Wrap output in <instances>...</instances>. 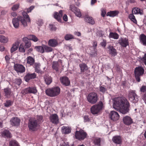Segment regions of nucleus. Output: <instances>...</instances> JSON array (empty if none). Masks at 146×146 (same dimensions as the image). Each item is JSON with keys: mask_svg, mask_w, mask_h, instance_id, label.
Instances as JSON below:
<instances>
[{"mask_svg": "<svg viewBox=\"0 0 146 146\" xmlns=\"http://www.w3.org/2000/svg\"><path fill=\"white\" fill-rule=\"evenodd\" d=\"M141 91L142 92H146V86H143L141 88Z\"/></svg>", "mask_w": 146, "mask_h": 146, "instance_id": "obj_62", "label": "nucleus"}, {"mask_svg": "<svg viewBox=\"0 0 146 146\" xmlns=\"http://www.w3.org/2000/svg\"><path fill=\"white\" fill-rule=\"evenodd\" d=\"M14 68L15 70L17 72L23 73L25 70V67L23 65L19 64H15Z\"/></svg>", "mask_w": 146, "mask_h": 146, "instance_id": "obj_14", "label": "nucleus"}, {"mask_svg": "<svg viewBox=\"0 0 146 146\" xmlns=\"http://www.w3.org/2000/svg\"><path fill=\"white\" fill-rule=\"evenodd\" d=\"M37 23L38 26H42L43 24V22L42 19H39L37 21Z\"/></svg>", "mask_w": 146, "mask_h": 146, "instance_id": "obj_54", "label": "nucleus"}, {"mask_svg": "<svg viewBox=\"0 0 146 146\" xmlns=\"http://www.w3.org/2000/svg\"><path fill=\"white\" fill-rule=\"evenodd\" d=\"M141 60L146 65V53L144 54V56L141 58Z\"/></svg>", "mask_w": 146, "mask_h": 146, "instance_id": "obj_52", "label": "nucleus"}, {"mask_svg": "<svg viewBox=\"0 0 146 146\" xmlns=\"http://www.w3.org/2000/svg\"><path fill=\"white\" fill-rule=\"evenodd\" d=\"M52 67L53 69L56 71L58 70L59 65L57 62H54L53 63Z\"/></svg>", "mask_w": 146, "mask_h": 146, "instance_id": "obj_41", "label": "nucleus"}, {"mask_svg": "<svg viewBox=\"0 0 146 146\" xmlns=\"http://www.w3.org/2000/svg\"><path fill=\"white\" fill-rule=\"evenodd\" d=\"M112 141L117 144H119L121 143V138L118 136L114 137L112 138Z\"/></svg>", "mask_w": 146, "mask_h": 146, "instance_id": "obj_29", "label": "nucleus"}, {"mask_svg": "<svg viewBox=\"0 0 146 146\" xmlns=\"http://www.w3.org/2000/svg\"><path fill=\"white\" fill-rule=\"evenodd\" d=\"M20 122V119L17 117H13L10 120L11 124L13 126H18L19 125Z\"/></svg>", "mask_w": 146, "mask_h": 146, "instance_id": "obj_16", "label": "nucleus"}, {"mask_svg": "<svg viewBox=\"0 0 146 146\" xmlns=\"http://www.w3.org/2000/svg\"><path fill=\"white\" fill-rule=\"evenodd\" d=\"M119 13V11H112L108 12L106 15L111 17H114L117 15Z\"/></svg>", "mask_w": 146, "mask_h": 146, "instance_id": "obj_28", "label": "nucleus"}, {"mask_svg": "<svg viewBox=\"0 0 146 146\" xmlns=\"http://www.w3.org/2000/svg\"><path fill=\"white\" fill-rule=\"evenodd\" d=\"M64 38L66 40H68L74 38V36L70 34H67L65 35Z\"/></svg>", "mask_w": 146, "mask_h": 146, "instance_id": "obj_45", "label": "nucleus"}, {"mask_svg": "<svg viewBox=\"0 0 146 146\" xmlns=\"http://www.w3.org/2000/svg\"><path fill=\"white\" fill-rule=\"evenodd\" d=\"M109 36L110 38L117 39L119 37V35L116 33L111 32L109 34Z\"/></svg>", "mask_w": 146, "mask_h": 146, "instance_id": "obj_34", "label": "nucleus"}, {"mask_svg": "<svg viewBox=\"0 0 146 146\" xmlns=\"http://www.w3.org/2000/svg\"><path fill=\"white\" fill-rule=\"evenodd\" d=\"M51 122L54 124H57L59 122V118L58 115L55 113L50 115L49 117Z\"/></svg>", "mask_w": 146, "mask_h": 146, "instance_id": "obj_12", "label": "nucleus"}, {"mask_svg": "<svg viewBox=\"0 0 146 146\" xmlns=\"http://www.w3.org/2000/svg\"><path fill=\"white\" fill-rule=\"evenodd\" d=\"M110 119L113 121H117L119 118V115L117 112L114 111H111L109 114Z\"/></svg>", "mask_w": 146, "mask_h": 146, "instance_id": "obj_13", "label": "nucleus"}, {"mask_svg": "<svg viewBox=\"0 0 146 146\" xmlns=\"http://www.w3.org/2000/svg\"><path fill=\"white\" fill-rule=\"evenodd\" d=\"M61 82L63 85L68 86L70 84V81L68 78L66 77H61L60 78Z\"/></svg>", "mask_w": 146, "mask_h": 146, "instance_id": "obj_20", "label": "nucleus"}, {"mask_svg": "<svg viewBox=\"0 0 146 146\" xmlns=\"http://www.w3.org/2000/svg\"><path fill=\"white\" fill-rule=\"evenodd\" d=\"M140 40L143 44L146 45V36L143 34L141 35L140 36Z\"/></svg>", "mask_w": 146, "mask_h": 146, "instance_id": "obj_35", "label": "nucleus"}, {"mask_svg": "<svg viewBox=\"0 0 146 146\" xmlns=\"http://www.w3.org/2000/svg\"><path fill=\"white\" fill-rule=\"evenodd\" d=\"M62 131L64 134H68L71 132V128L69 126H63L62 127Z\"/></svg>", "mask_w": 146, "mask_h": 146, "instance_id": "obj_22", "label": "nucleus"}, {"mask_svg": "<svg viewBox=\"0 0 146 146\" xmlns=\"http://www.w3.org/2000/svg\"><path fill=\"white\" fill-rule=\"evenodd\" d=\"M31 42L30 41H28L25 43V47L26 48H29L31 46Z\"/></svg>", "mask_w": 146, "mask_h": 146, "instance_id": "obj_53", "label": "nucleus"}, {"mask_svg": "<svg viewBox=\"0 0 146 146\" xmlns=\"http://www.w3.org/2000/svg\"><path fill=\"white\" fill-rule=\"evenodd\" d=\"M22 13L23 17H18L17 18H15L12 19L13 24L16 29L18 28L19 27V21H21L22 25L25 27L27 26V22H31L30 19L27 13L23 11Z\"/></svg>", "mask_w": 146, "mask_h": 146, "instance_id": "obj_2", "label": "nucleus"}, {"mask_svg": "<svg viewBox=\"0 0 146 146\" xmlns=\"http://www.w3.org/2000/svg\"><path fill=\"white\" fill-rule=\"evenodd\" d=\"M0 136L5 138H11L12 135L9 130L5 129L0 131Z\"/></svg>", "mask_w": 146, "mask_h": 146, "instance_id": "obj_15", "label": "nucleus"}, {"mask_svg": "<svg viewBox=\"0 0 146 146\" xmlns=\"http://www.w3.org/2000/svg\"><path fill=\"white\" fill-rule=\"evenodd\" d=\"M4 92L5 94V96L8 98L11 94V91L10 88H7L4 89Z\"/></svg>", "mask_w": 146, "mask_h": 146, "instance_id": "obj_33", "label": "nucleus"}, {"mask_svg": "<svg viewBox=\"0 0 146 146\" xmlns=\"http://www.w3.org/2000/svg\"><path fill=\"white\" fill-rule=\"evenodd\" d=\"M21 83L22 80L21 79L16 78L13 81V84L17 88V87L19 86Z\"/></svg>", "mask_w": 146, "mask_h": 146, "instance_id": "obj_27", "label": "nucleus"}, {"mask_svg": "<svg viewBox=\"0 0 146 146\" xmlns=\"http://www.w3.org/2000/svg\"><path fill=\"white\" fill-rule=\"evenodd\" d=\"M40 65L39 64L37 63H35V71L38 73H41V71L40 69Z\"/></svg>", "mask_w": 146, "mask_h": 146, "instance_id": "obj_42", "label": "nucleus"}, {"mask_svg": "<svg viewBox=\"0 0 146 146\" xmlns=\"http://www.w3.org/2000/svg\"><path fill=\"white\" fill-rule=\"evenodd\" d=\"M84 121L85 122H89L90 121V119L88 116L85 115L84 117Z\"/></svg>", "mask_w": 146, "mask_h": 146, "instance_id": "obj_55", "label": "nucleus"}, {"mask_svg": "<svg viewBox=\"0 0 146 146\" xmlns=\"http://www.w3.org/2000/svg\"><path fill=\"white\" fill-rule=\"evenodd\" d=\"M27 63L30 66L33 65L34 63L35 60L34 58L31 56H28L26 59Z\"/></svg>", "mask_w": 146, "mask_h": 146, "instance_id": "obj_24", "label": "nucleus"}, {"mask_svg": "<svg viewBox=\"0 0 146 146\" xmlns=\"http://www.w3.org/2000/svg\"><path fill=\"white\" fill-rule=\"evenodd\" d=\"M50 28L52 31H55L56 29V28L55 26L54 25H50Z\"/></svg>", "mask_w": 146, "mask_h": 146, "instance_id": "obj_58", "label": "nucleus"}, {"mask_svg": "<svg viewBox=\"0 0 146 146\" xmlns=\"http://www.w3.org/2000/svg\"><path fill=\"white\" fill-rule=\"evenodd\" d=\"M9 146H19V145L17 141L15 140L10 141L9 143Z\"/></svg>", "mask_w": 146, "mask_h": 146, "instance_id": "obj_43", "label": "nucleus"}, {"mask_svg": "<svg viewBox=\"0 0 146 146\" xmlns=\"http://www.w3.org/2000/svg\"><path fill=\"white\" fill-rule=\"evenodd\" d=\"M69 9L74 12L77 17H81L82 15L80 9L76 7L74 5L72 4L70 5Z\"/></svg>", "mask_w": 146, "mask_h": 146, "instance_id": "obj_11", "label": "nucleus"}, {"mask_svg": "<svg viewBox=\"0 0 146 146\" xmlns=\"http://www.w3.org/2000/svg\"><path fill=\"white\" fill-rule=\"evenodd\" d=\"M61 113L62 117H64L66 115V113L63 110H61Z\"/></svg>", "mask_w": 146, "mask_h": 146, "instance_id": "obj_64", "label": "nucleus"}, {"mask_svg": "<svg viewBox=\"0 0 146 146\" xmlns=\"http://www.w3.org/2000/svg\"><path fill=\"white\" fill-rule=\"evenodd\" d=\"M87 134L83 130L80 129V130L76 131L75 137L76 138L79 140H82L86 138Z\"/></svg>", "mask_w": 146, "mask_h": 146, "instance_id": "obj_6", "label": "nucleus"}, {"mask_svg": "<svg viewBox=\"0 0 146 146\" xmlns=\"http://www.w3.org/2000/svg\"><path fill=\"white\" fill-rule=\"evenodd\" d=\"M37 92V90L35 87H29L22 90L21 93L23 95L28 93H32L35 94Z\"/></svg>", "mask_w": 146, "mask_h": 146, "instance_id": "obj_10", "label": "nucleus"}, {"mask_svg": "<svg viewBox=\"0 0 146 146\" xmlns=\"http://www.w3.org/2000/svg\"><path fill=\"white\" fill-rule=\"evenodd\" d=\"M132 12L133 14H142L140 9L138 8H134L132 10Z\"/></svg>", "mask_w": 146, "mask_h": 146, "instance_id": "obj_40", "label": "nucleus"}, {"mask_svg": "<svg viewBox=\"0 0 146 146\" xmlns=\"http://www.w3.org/2000/svg\"><path fill=\"white\" fill-rule=\"evenodd\" d=\"M44 78L45 82L47 85L50 84L52 82V78L50 76H45Z\"/></svg>", "mask_w": 146, "mask_h": 146, "instance_id": "obj_38", "label": "nucleus"}, {"mask_svg": "<svg viewBox=\"0 0 146 146\" xmlns=\"http://www.w3.org/2000/svg\"><path fill=\"white\" fill-rule=\"evenodd\" d=\"M60 145V146H69L68 143L66 140H62L61 141Z\"/></svg>", "mask_w": 146, "mask_h": 146, "instance_id": "obj_47", "label": "nucleus"}, {"mask_svg": "<svg viewBox=\"0 0 146 146\" xmlns=\"http://www.w3.org/2000/svg\"><path fill=\"white\" fill-rule=\"evenodd\" d=\"M109 53L111 56H115L117 54L116 50L112 46H109Z\"/></svg>", "mask_w": 146, "mask_h": 146, "instance_id": "obj_26", "label": "nucleus"}, {"mask_svg": "<svg viewBox=\"0 0 146 146\" xmlns=\"http://www.w3.org/2000/svg\"><path fill=\"white\" fill-rule=\"evenodd\" d=\"M62 12L63 11L61 10L59 11V13L55 12L54 14V17L59 22H61V17L63 15Z\"/></svg>", "mask_w": 146, "mask_h": 146, "instance_id": "obj_18", "label": "nucleus"}, {"mask_svg": "<svg viewBox=\"0 0 146 146\" xmlns=\"http://www.w3.org/2000/svg\"><path fill=\"white\" fill-rule=\"evenodd\" d=\"M63 19L65 21H68V18L66 14H64L63 17Z\"/></svg>", "mask_w": 146, "mask_h": 146, "instance_id": "obj_63", "label": "nucleus"}, {"mask_svg": "<svg viewBox=\"0 0 146 146\" xmlns=\"http://www.w3.org/2000/svg\"><path fill=\"white\" fill-rule=\"evenodd\" d=\"M88 102L91 104H96L98 100V96L95 92H91L89 94L87 97Z\"/></svg>", "mask_w": 146, "mask_h": 146, "instance_id": "obj_5", "label": "nucleus"}, {"mask_svg": "<svg viewBox=\"0 0 146 146\" xmlns=\"http://www.w3.org/2000/svg\"><path fill=\"white\" fill-rule=\"evenodd\" d=\"M28 125L29 130L32 131H36L38 128V122L35 118L29 120Z\"/></svg>", "mask_w": 146, "mask_h": 146, "instance_id": "obj_7", "label": "nucleus"}, {"mask_svg": "<svg viewBox=\"0 0 146 146\" xmlns=\"http://www.w3.org/2000/svg\"><path fill=\"white\" fill-rule=\"evenodd\" d=\"M36 76V75L35 73H28L25 77L24 79L26 81L28 82L30 80L35 78Z\"/></svg>", "mask_w": 146, "mask_h": 146, "instance_id": "obj_21", "label": "nucleus"}, {"mask_svg": "<svg viewBox=\"0 0 146 146\" xmlns=\"http://www.w3.org/2000/svg\"><path fill=\"white\" fill-rule=\"evenodd\" d=\"M106 40H103V41L100 44L102 46L104 47H105L106 46Z\"/></svg>", "mask_w": 146, "mask_h": 146, "instance_id": "obj_57", "label": "nucleus"}, {"mask_svg": "<svg viewBox=\"0 0 146 146\" xmlns=\"http://www.w3.org/2000/svg\"><path fill=\"white\" fill-rule=\"evenodd\" d=\"M37 120H36L37 122L38 121V122H42L43 121V117L42 115H37L36 117Z\"/></svg>", "mask_w": 146, "mask_h": 146, "instance_id": "obj_50", "label": "nucleus"}, {"mask_svg": "<svg viewBox=\"0 0 146 146\" xmlns=\"http://www.w3.org/2000/svg\"><path fill=\"white\" fill-rule=\"evenodd\" d=\"M94 143L95 145L98 146H100L101 139L99 137H96L94 139Z\"/></svg>", "mask_w": 146, "mask_h": 146, "instance_id": "obj_36", "label": "nucleus"}, {"mask_svg": "<svg viewBox=\"0 0 146 146\" xmlns=\"http://www.w3.org/2000/svg\"><path fill=\"white\" fill-rule=\"evenodd\" d=\"M20 6L19 3H17L11 7V9L13 11H15L18 9Z\"/></svg>", "mask_w": 146, "mask_h": 146, "instance_id": "obj_49", "label": "nucleus"}, {"mask_svg": "<svg viewBox=\"0 0 146 146\" xmlns=\"http://www.w3.org/2000/svg\"><path fill=\"white\" fill-rule=\"evenodd\" d=\"M29 40H32L34 42H36L38 40V38L34 35H30L28 36Z\"/></svg>", "mask_w": 146, "mask_h": 146, "instance_id": "obj_37", "label": "nucleus"}, {"mask_svg": "<svg viewBox=\"0 0 146 146\" xmlns=\"http://www.w3.org/2000/svg\"><path fill=\"white\" fill-rule=\"evenodd\" d=\"M28 40H29L28 36H27V37H24L22 38V41L25 43L28 42L29 41H28Z\"/></svg>", "mask_w": 146, "mask_h": 146, "instance_id": "obj_60", "label": "nucleus"}, {"mask_svg": "<svg viewBox=\"0 0 146 146\" xmlns=\"http://www.w3.org/2000/svg\"><path fill=\"white\" fill-rule=\"evenodd\" d=\"M103 108V103L100 101L97 104L93 106L90 108V111L93 114H97L102 110Z\"/></svg>", "mask_w": 146, "mask_h": 146, "instance_id": "obj_4", "label": "nucleus"}, {"mask_svg": "<svg viewBox=\"0 0 146 146\" xmlns=\"http://www.w3.org/2000/svg\"><path fill=\"white\" fill-rule=\"evenodd\" d=\"M48 45L54 47L58 44L57 40L55 39H50L48 42Z\"/></svg>", "mask_w": 146, "mask_h": 146, "instance_id": "obj_23", "label": "nucleus"}, {"mask_svg": "<svg viewBox=\"0 0 146 146\" xmlns=\"http://www.w3.org/2000/svg\"><path fill=\"white\" fill-rule=\"evenodd\" d=\"M79 66L80 68L81 72H83L85 71L88 70V68L86 64L82 63L79 64Z\"/></svg>", "mask_w": 146, "mask_h": 146, "instance_id": "obj_32", "label": "nucleus"}, {"mask_svg": "<svg viewBox=\"0 0 146 146\" xmlns=\"http://www.w3.org/2000/svg\"><path fill=\"white\" fill-rule=\"evenodd\" d=\"M118 43L121 46L126 47L129 45L128 40L126 38H121L118 41Z\"/></svg>", "mask_w": 146, "mask_h": 146, "instance_id": "obj_17", "label": "nucleus"}, {"mask_svg": "<svg viewBox=\"0 0 146 146\" xmlns=\"http://www.w3.org/2000/svg\"><path fill=\"white\" fill-rule=\"evenodd\" d=\"M19 45L17 42H15L12 44L11 49V53L16 51L18 48Z\"/></svg>", "mask_w": 146, "mask_h": 146, "instance_id": "obj_31", "label": "nucleus"}, {"mask_svg": "<svg viewBox=\"0 0 146 146\" xmlns=\"http://www.w3.org/2000/svg\"><path fill=\"white\" fill-rule=\"evenodd\" d=\"M106 89L105 88L102 86H100V90L101 92L102 93H104L106 91Z\"/></svg>", "mask_w": 146, "mask_h": 146, "instance_id": "obj_56", "label": "nucleus"}, {"mask_svg": "<svg viewBox=\"0 0 146 146\" xmlns=\"http://www.w3.org/2000/svg\"><path fill=\"white\" fill-rule=\"evenodd\" d=\"M12 104V102L10 100L7 101L6 103H5V106L7 107H8L11 106Z\"/></svg>", "mask_w": 146, "mask_h": 146, "instance_id": "obj_51", "label": "nucleus"}, {"mask_svg": "<svg viewBox=\"0 0 146 146\" xmlns=\"http://www.w3.org/2000/svg\"><path fill=\"white\" fill-rule=\"evenodd\" d=\"M35 48L36 51L41 53H43L44 52L43 45L42 46H36L35 47Z\"/></svg>", "mask_w": 146, "mask_h": 146, "instance_id": "obj_39", "label": "nucleus"}, {"mask_svg": "<svg viewBox=\"0 0 146 146\" xmlns=\"http://www.w3.org/2000/svg\"><path fill=\"white\" fill-rule=\"evenodd\" d=\"M9 41L8 37L0 35V42L4 43H7Z\"/></svg>", "mask_w": 146, "mask_h": 146, "instance_id": "obj_30", "label": "nucleus"}, {"mask_svg": "<svg viewBox=\"0 0 146 146\" xmlns=\"http://www.w3.org/2000/svg\"><path fill=\"white\" fill-rule=\"evenodd\" d=\"M60 89L58 86H55L47 89L45 90L46 94L51 97H54L58 96L60 93Z\"/></svg>", "mask_w": 146, "mask_h": 146, "instance_id": "obj_3", "label": "nucleus"}, {"mask_svg": "<svg viewBox=\"0 0 146 146\" xmlns=\"http://www.w3.org/2000/svg\"><path fill=\"white\" fill-rule=\"evenodd\" d=\"M113 106L116 110L125 114L129 112L130 105L124 97H117L113 99Z\"/></svg>", "mask_w": 146, "mask_h": 146, "instance_id": "obj_1", "label": "nucleus"}, {"mask_svg": "<svg viewBox=\"0 0 146 146\" xmlns=\"http://www.w3.org/2000/svg\"><path fill=\"white\" fill-rule=\"evenodd\" d=\"M19 50L20 52H25V50L24 48V45L23 44H21L19 47Z\"/></svg>", "mask_w": 146, "mask_h": 146, "instance_id": "obj_48", "label": "nucleus"}, {"mask_svg": "<svg viewBox=\"0 0 146 146\" xmlns=\"http://www.w3.org/2000/svg\"><path fill=\"white\" fill-rule=\"evenodd\" d=\"M129 18L134 23H137V21L133 13L130 14L129 15Z\"/></svg>", "mask_w": 146, "mask_h": 146, "instance_id": "obj_44", "label": "nucleus"}, {"mask_svg": "<svg viewBox=\"0 0 146 146\" xmlns=\"http://www.w3.org/2000/svg\"><path fill=\"white\" fill-rule=\"evenodd\" d=\"M123 121L126 125H129L133 123L132 119L128 116H125L123 118Z\"/></svg>", "mask_w": 146, "mask_h": 146, "instance_id": "obj_19", "label": "nucleus"}, {"mask_svg": "<svg viewBox=\"0 0 146 146\" xmlns=\"http://www.w3.org/2000/svg\"><path fill=\"white\" fill-rule=\"evenodd\" d=\"M128 98L131 102L136 103L138 101V97L135 93V91L130 90L129 92Z\"/></svg>", "mask_w": 146, "mask_h": 146, "instance_id": "obj_9", "label": "nucleus"}, {"mask_svg": "<svg viewBox=\"0 0 146 146\" xmlns=\"http://www.w3.org/2000/svg\"><path fill=\"white\" fill-rule=\"evenodd\" d=\"M144 70L141 67H138L135 68L134 72L136 80L138 82H139L140 80V77L144 73Z\"/></svg>", "mask_w": 146, "mask_h": 146, "instance_id": "obj_8", "label": "nucleus"}, {"mask_svg": "<svg viewBox=\"0 0 146 146\" xmlns=\"http://www.w3.org/2000/svg\"><path fill=\"white\" fill-rule=\"evenodd\" d=\"M106 14V12L105 9H103L102 10L101 15L103 17H104Z\"/></svg>", "mask_w": 146, "mask_h": 146, "instance_id": "obj_61", "label": "nucleus"}, {"mask_svg": "<svg viewBox=\"0 0 146 146\" xmlns=\"http://www.w3.org/2000/svg\"><path fill=\"white\" fill-rule=\"evenodd\" d=\"M34 7L33 6L31 7L29 9H27V11L28 13H29L33 9Z\"/></svg>", "mask_w": 146, "mask_h": 146, "instance_id": "obj_59", "label": "nucleus"}, {"mask_svg": "<svg viewBox=\"0 0 146 146\" xmlns=\"http://www.w3.org/2000/svg\"><path fill=\"white\" fill-rule=\"evenodd\" d=\"M43 46L44 50L46 52H49L52 51V49L51 47L44 45H43Z\"/></svg>", "mask_w": 146, "mask_h": 146, "instance_id": "obj_46", "label": "nucleus"}, {"mask_svg": "<svg viewBox=\"0 0 146 146\" xmlns=\"http://www.w3.org/2000/svg\"><path fill=\"white\" fill-rule=\"evenodd\" d=\"M85 20L86 21L90 24L93 25L95 23V21L94 19L90 17L87 16L85 18Z\"/></svg>", "mask_w": 146, "mask_h": 146, "instance_id": "obj_25", "label": "nucleus"}]
</instances>
